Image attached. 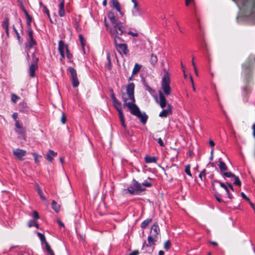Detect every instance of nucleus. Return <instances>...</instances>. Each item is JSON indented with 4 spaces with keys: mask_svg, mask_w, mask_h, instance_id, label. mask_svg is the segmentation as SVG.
<instances>
[{
    "mask_svg": "<svg viewBox=\"0 0 255 255\" xmlns=\"http://www.w3.org/2000/svg\"><path fill=\"white\" fill-rule=\"evenodd\" d=\"M134 89V85L133 83H131L127 86V94L124 92L122 93V98L124 102L123 106L124 108L128 107L131 114L136 116L140 120L141 123L144 125L147 122L148 116L145 112L141 113L139 108L135 104Z\"/></svg>",
    "mask_w": 255,
    "mask_h": 255,
    "instance_id": "obj_1",
    "label": "nucleus"
},
{
    "mask_svg": "<svg viewBox=\"0 0 255 255\" xmlns=\"http://www.w3.org/2000/svg\"><path fill=\"white\" fill-rule=\"evenodd\" d=\"M108 17L110 20L111 24L105 23V25L110 35L112 34L113 32L123 34L125 32L124 23L118 20L114 12L110 11L108 14Z\"/></svg>",
    "mask_w": 255,
    "mask_h": 255,
    "instance_id": "obj_2",
    "label": "nucleus"
},
{
    "mask_svg": "<svg viewBox=\"0 0 255 255\" xmlns=\"http://www.w3.org/2000/svg\"><path fill=\"white\" fill-rule=\"evenodd\" d=\"M123 34H120V32L116 33L113 32L112 34L110 35L114 40V44L118 52L121 55H127L129 52L128 45L126 43H122L124 40L120 36Z\"/></svg>",
    "mask_w": 255,
    "mask_h": 255,
    "instance_id": "obj_3",
    "label": "nucleus"
},
{
    "mask_svg": "<svg viewBox=\"0 0 255 255\" xmlns=\"http://www.w3.org/2000/svg\"><path fill=\"white\" fill-rule=\"evenodd\" d=\"M157 240L158 239L156 238L149 236L147 238L148 244H146L145 241L143 244L141 249L143 252L144 253H151L154 250V247L152 246L155 245Z\"/></svg>",
    "mask_w": 255,
    "mask_h": 255,
    "instance_id": "obj_4",
    "label": "nucleus"
},
{
    "mask_svg": "<svg viewBox=\"0 0 255 255\" xmlns=\"http://www.w3.org/2000/svg\"><path fill=\"white\" fill-rule=\"evenodd\" d=\"M170 83V77L168 74L167 73L162 77L161 81V88L165 95L167 96L169 95L171 93Z\"/></svg>",
    "mask_w": 255,
    "mask_h": 255,
    "instance_id": "obj_5",
    "label": "nucleus"
},
{
    "mask_svg": "<svg viewBox=\"0 0 255 255\" xmlns=\"http://www.w3.org/2000/svg\"><path fill=\"white\" fill-rule=\"evenodd\" d=\"M37 235L39 237L41 242L45 244V251L46 252L47 255H54L53 251L52 250L50 245L46 242L44 235L40 233H37Z\"/></svg>",
    "mask_w": 255,
    "mask_h": 255,
    "instance_id": "obj_6",
    "label": "nucleus"
},
{
    "mask_svg": "<svg viewBox=\"0 0 255 255\" xmlns=\"http://www.w3.org/2000/svg\"><path fill=\"white\" fill-rule=\"evenodd\" d=\"M68 70L71 76V80L73 87L74 88L78 87L79 84V82L77 78L76 71L74 68L71 67H69Z\"/></svg>",
    "mask_w": 255,
    "mask_h": 255,
    "instance_id": "obj_7",
    "label": "nucleus"
},
{
    "mask_svg": "<svg viewBox=\"0 0 255 255\" xmlns=\"http://www.w3.org/2000/svg\"><path fill=\"white\" fill-rule=\"evenodd\" d=\"M28 38L27 39V43L26 44V47L29 49L32 48L34 45L36 44V41L34 39L33 37V31L31 28L28 29Z\"/></svg>",
    "mask_w": 255,
    "mask_h": 255,
    "instance_id": "obj_8",
    "label": "nucleus"
},
{
    "mask_svg": "<svg viewBox=\"0 0 255 255\" xmlns=\"http://www.w3.org/2000/svg\"><path fill=\"white\" fill-rule=\"evenodd\" d=\"M159 235H160L159 228L157 224H154L151 227L149 236L153 237V238H156V239H158Z\"/></svg>",
    "mask_w": 255,
    "mask_h": 255,
    "instance_id": "obj_9",
    "label": "nucleus"
},
{
    "mask_svg": "<svg viewBox=\"0 0 255 255\" xmlns=\"http://www.w3.org/2000/svg\"><path fill=\"white\" fill-rule=\"evenodd\" d=\"M68 50L67 45L65 44L64 41L60 40L58 43V50L62 58L65 57L64 51H68Z\"/></svg>",
    "mask_w": 255,
    "mask_h": 255,
    "instance_id": "obj_10",
    "label": "nucleus"
},
{
    "mask_svg": "<svg viewBox=\"0 0 255 255\" xmlns=\"http://www.w3.org/2000/svg\"><path fill=\"white\" fill-rule=\"evenodd\" d=\"M38 61V58H36L33 63H31L29 68V75L31 77H34L35 76V72L38 68L37 62Z\"/></svg>",
    "mask_w": 255,
    "mask_h": 255,
    "instance_id": "obj_11",
    "label": "nucleus"
},
{
    "mask_svg": "<svg viewBox=\"0 0 255 255\" xmlns=\"http://www.w3.org/2000/svg\"><path fill=\"white\" fill-rule=\"evenodd\" d=\"M131 14L133 17H143V13L141 7L139 8H132L131 10Z\"/></svg>",
    "mask_w": 255,
    "mask_h": 255,
    "instance_id": "obj_12",
    "label": "nucleus"
},
{
    "mask_svg": "<svg viewBox=\"0 0 255 255\" xmlns=\"http://www.w3.org/2000/svg\"><path fill=\"white\" fill-rule=\"evenodd\" d=\"M26 151L20 148H16L13 150V155L18 159L22 160V157L25 155Z\"/></svg>",
    "mask_w": 255,
    "mask_h": 255,
    "instance_id": "obj_13",
    "label": "nucleus"
},
{
    "mask_svg": "<svg viewBox=\"0 0 255 255\" xmlns=\"http://www.w3.org/2000/svg\"><path fill=\"white\" fill-rule=\"evenodd\" d=\"M132 185L134 187L135 190H137V192L138 194L145 190V189L142 187V184H140L134 179L132 181Z\"/></svg>",
    "mask_w": 255,
    "mask_h": 255,
    "instance_id": "obj_14",
    "label": "nucleus"
},
{
    "mask_svg": "<svg viewBox=\"0 0 255 255\" xmlns=\"http://www.w3.org/2000/svg\"><path fill=\"white\" fill-rule=\"evenodd\" d=\"M159 100L158 101L156 100V102L157 103H158L161 108H164L165 107L166 105V100L163 95V94L161 92L159 91Z\"/></svg>",
    "mask_w": 255,
    "mask_h": 255,
    "instance_id": "obj_15",
    "label": "nucleus"
},
{
    "mask_svg": "<svg viewBox=\"0 0 255 255\" xmlns=\"http://www.w3.org/2000/svg\"><path fill=\"white\" fill-rule=\"evenodd\" d=\"M64 0H60V2L58 5V14L60 17H63L65 16V10H64Z\"/></svg>",
    "mask_w": 255,
    "mask_h": 255,
    "instance_id": "obj_16",
    "label": "nucleus"
},
{
    "mask_svg": "<svg viewBox=\"0 0 255 255\" xmlns=\"http://www.w3.org/2000/svg\"><path fill=\"white\" fill-rule=\"evenodd\" d=\"M171 113V106L170 104L168 105V108L167 109L163 110L162 112L159 114V116L161 118L167 117Z\"/></svg>",
    "mask_w": 255,
    "mask_h": 255,
    "instance_id": "obj_17",
    "label": "nucleus"
},
{
    "mask_svg": "<svg viewBox=\"0 0 255 255\" xmlns=\"http://www.w3.org/2000/svg\"><path fill=\"white\" fill-rule=\"evenodd\" d=\"M218 166L220 169V172L221 174L223 172H224L225 171H227L228 170V167L226 165V164L222 161V159L221 158H219L218 159Z\"/></svg>",
    "mask_w": 255,
    "mask_h": 255,
    "instance_id": "obj_18",
    "label": "nucleus"
},
{
    "mask_svg": "<svg viewBox=\"0 0 255 255\" xmlns=\"http://www.w3.org/2000/svg\"><path fill=\"white\" fill-rule=\"evenodd\" d=\"M220 185L222 188H223L225 189V190L226 191V192L227 193L228 198L230 199H232L233 198V196L230 193L229 189L228 186L227 185V183L225 184V183H222L220 182Z\"/></svg>",
    "mask_w": 255,
    "mask_h": 255,
    "instance_id": "obj_19",
    "label": "nucleus"
},
{
    "mask_svg": "<svg viewBox=\"0 0 255 255\" xmlns=\"http://www.w3.org/2000/svg\"><path fill=\"white\" fill-rule=\"evenodd\" d=\"M57 154V153L54 152L52 150H49L48 153L46 155V159L50 162H51L53 159L54 157L56 156Z\"/></svg>",
    "mask_w": 255,
    "mask_h": 255,
    "instance_id": "obj_20",
    "label": "nucleus"
},
{
    "mask_svg": "<svg viewBox=\"0 0 255 255\" xmlns=\"http://www.w3.org/2000/svg\"><path fill=\"white\" fill-rule=\"evenodd\" d=\"M142 84L144 87L145 88V90H147L151 95H153L155 92V90L151 88H150L144 79L142 80Z\"/></svg>",
    "mask_w": 255,
    "mask_h": 255,
    "instance_id": "obj_21",
    "label": "nucleus"
},
{
    "mask_svg": "<svg viewBox=\"0 0 255 255\" xmlns=\"http://www.w3.org/2000/svg\"><path fill=\"white\" fill-rule=\"evenodd\" d=\"M113 103L115 108L118 111L119 114L123 113L122 109V103L118 100L113 102Z\"/></svg>",
    "mask_w": 255,
    "mask_h": 255,
    "instance_id": "obj_22",
    "label": "nucleus"
},
{
    "mask_svg": "<svg viewBox=\"0 0 255 255\" xmlns=\"http://www.w3.org/2000/svg\"><path fill=\"white\" fill-rule=\"evenodd\" d=\"M111 6L116 9L117 11H120V5L119 2L117 0H111Z\"/></svg>",
    "mask_w": 255,
    "mask_h": 255,
    "instance_id": "obj_23",
    "label": "nucleus"
},
{
    "mask_svg": "<svg viewBox=\"0 0 255 255\" xmlns=\"http://www.w3.org/2000/svg\"><path fill=\"white\" fill-rule=\"evenodd\" d=\"M145 162L146 163H155L156 162V158L155 156H146L145 157Z\"/></svg>",
    "mask_w": 255,
    "mask_h": 255,
    "instance_id": "obj_24",
    "label": "nucleus"
},
{
    "mask_svg": "<svg viewBox=\"0 0 255 255\" xmlns=\"http://www.w3.org/2000/svg\"><path fill=\"white\" fill-rule=\"evenodd\" d=\"M125 190H127L129 193L132 195H137L139 194L137 192V190H135L134 187H133V186H131L127 188V189H126Z\"/></svg>",
    "mask_w": 255,
    "mask_h": 255,
    "instance_id": "obj_25",
    "label": "nucleus"
},
{
    "mask_svg": "<svg viewBox=\"0 0 255 255\" xmlns=\"http://www.w3.org/2000/svg\"><path fill=\"white\" fill-rule=\"evenodd\" d=\"M52 208L57 213L60 210V205L57 204L55 201H53L52 202Z\"/></svg>",
    "mask_w": 255,
    "mask_h": 255,
    "instance_id": "obj_26",
    "label": "nucleus"
},
{
    "mask_svg": "<svg viewBox=\"0 0 255 255\" xmlns=\"http://www.w3.org/2000/svg\"><path fill=\"white\" fill-rule=\"evenodd\" d=\"M9 18H8V17H6L4 18V20L2 22V28L4 29L8 28H9Z\"/></svg>",
    "mask_w": 255,
    "mask_h": 255,
    "instance_id": "obj_27",
    "label": "nucleus"
},
{
    "mask_svg": "<svg viewBox=\"0 0 255 255\" xmlns=\"http://www.w3.org/2000/svg\"><path fill=\"white\" fill-rule=\"evenodd\" d=\"M150 63L153 65L155 66L156 63L157 62V56L154 55V54H151L150 56Z\"/></svg>",
    "mask_w": 255,
    "mask_h": 255,
    "instance_id": "obj_28",
    "label": "nucleus"
},
{
    "mask_svg": "<svg viewBox=\"0 0 255 255\" xmlns=\"http://www.w3.org/2000/svg\"><path fill=\"white\" fill-rule=\"evenodd\" d=\"M141 66L137 63L134 65V68L132 70V75L137 73L140 70Z\"/></svg>",
    "mask_w": 255,
    "mask_h": 255,
    "instance_id": "obj_29",
    "label": "nucleus"
},
{
    "mask_svg": "<svg viewBox=\"0 0 255 255\" xmlns=\"http://www.w3.org/2000/svg\"><path fill=\"white\" fill-rule=\"evenodd\" d=\"M119 114L120 121L123 128H126L127 126L125 122V118L123 113H120Z\"/></svg>",
    "mask_w": 255,
    "mask_h": 255,
    "instance_id": "obj_30",
    "label": "nucleus"
},
{
    "mask_svg": "<svg viewBox=\"0 0 255 255\" xmlns=\"http://www.w3.org/2000/svg\"><path fill=\"white\" fill-rule=\"evenodd\" d=\"M152 222L151 219H147L143 221L141 224V228H145L147 226Z\"/></svg>",
    "mask_w": 255,
    "mask_h": 255,
    "instance_id": "obj_31",
    "label": "nucleus"
},
{
    "mask_svg": "<svg viewBox=\"0 0 255 255\" xmlns=\"http://www.w3.org/2000/svg\"><path fill=\"white\" fill-rule=\"evenodd\" d=\"M206 169H203L199 174V177L200 178L201 180L202 181H205L206 179Z\"/></svg>",
    "mask_w": 255,
    "mask_h": 255,
    "instance_id": "obj_32",
    "label": "nucleus"
},
{
    "mask_svg": "<svg viewBox=\"0 0 255 255\" xmlns=\"http://www.w3.org/2000/svg\"><path fill=\"white\" fill-rule=\"evenodd\" d=\"M28 226L29 227H31L33 226L35 227L36 228H38V224L36 222V220H30L28 223Z\"/></svg>",
    "mask_w": 255,
    "mask_h": 255,
    "instance_id": "obj_33",
    "label": "nucleus"
},
{
    "mask_svg": "<svg viewBox=\"0 0 255 255\" xmlns=\"http://www.w3.org/2000/svg\"><path fill=\"white\" fill-rule=\"evenodd\" d=\"M222 175L223 177H228V178H233L235 176V174H234L233 173L231 172H223L222 174Z\"/></svg>",
    "mask_w": 255,
    "mask_h": 255,
    "instance_id": "obj_34",
    "label": "nucleus"
},
{
    "mask_svg": "<svg viewBox=\"0 0 255 255\" xmlns=\"http://www.w3.org/2000/svg\"><path fill=\"white\" fill-rule=\"evenodd\" d=\"M32 154L34 157L35 162L36 163H38L39 162V158L41 157V156L38 155L36 152H33Z\"/></svg>",
    "mask_w": 255,
    "mask_h": 255,
    "instance_id": "obj_35",
    "label": "nucleus"
},
{
    "mask_svg": "<svg viewBox=\"0 0 255 255\" xmlns=\"http://www.w3.org/2000/svg\"><path fill=\"white\" fill-rule=\"evenodd\" d=\"M36 189H37V192H38L40 198L42 200H43V201H46V198L43 196L41 190H40V188L38 186H37Z\"/></svg>",
    "mask_w": 255,
    "mask_h": 255,
    "instance_id": "obj_36",
    "label": "nucleus"
},
{
    "mask_svg": "<svg viewBox=\"0 0 255 255\" xmlns=\"http://www.w3.org/2000/svg\"><path fill=\"white\" fill-rule=\"evenodd\" d=\"M233 178H234V184L239 186H241V182L240 181L239 177L235 175Z\"/></svg>",
    "mask_w": 255,
    "mask_h": 255,
    "instance_id": "obj_37",
    "label": "nucleus"
},
{
    "mask_svg": "<svg viewBox=\"0 0 255 255\" xmlns=\"http://www.w3.org/2000/svg\"><path fill=\"white\" fill-rule=\"evenodd\" d=\"M185 172L189 176H190V177L192 176V174L190 172V164H188L185 166Z\"/></svg>",
    "mask_w": 255,
    "mask_h": 255,
    "instance_id": "obj_38",
    "label": "nucleus"
},
{
    "mask_svg": "<svg viewBox=\"0 0 255 255\" xmlns=\"http://www.w3.org/2000/svg\"><path fill=\"white\" fill-rule=\"evenodd\" d=\"M26 17V23L28 27H30L31 22L32 20V17L30 15H27Z\"/></svg>",
    "mask_w": 255,
    "mask_h": 255,
    "instance_id": "obj_39",
    "label": "nucleus"
},
{
    "mask_svg": "<svg viewBox=\"0 0 255 255\" xmlns=\"http://www.w3.org/2000/svg\"><path fill=\"white\" fill-rule=\"evenodd\" d=\"M13 29L16 35L17 40H18L19 42L21 43V42L20 41V36L14 25H13Z\"/></svg>",
    "mask_w": 255,
    "mask_h": 255,
    "instance_id": "obj_40",
    "label": "nucleus"
},
{
    "mask_svg": "<svg viewBox=\"0 0 255 255\" xmlns=\"http://www.w3.org/2000/svg\"><path fill=\"white\" fill-rule=\"evenodd\" d=\"M219 183L220 184V181H219V180H215L212 182V189L214 190L215 193L217 192L216 191V188H215V183Z\"/></svg>",
    "mask_w": 255,
    "mask_h": 255,
    "instance_id": "obj_41",
    "label": "nucleus"
},
{
    "mask_svg": "<svg viewBox=\"0 0 255 255\" xmlns=\"http://www.w3.org/2000/svg\"><path fill=\"white\" fill-rule=\"evenodd\" d=\"M133 4V6L132 8H139L140 7L139 3L138 2L137 0H131Z\"/></svg>",
    "mask_w": 255,
    "mask_h": 255,
    "instance_id": "obj_42",
    "label": "nucleus"
},
{
    "mask_svg": "<svg viewBox=\"0 0 255 255\" xmlns=\"http://www.w3.org/2000/svg\"><path fill=\"white\" fill-rule=\"evenodd\" d=\"M43 12L45 13H46V14L47 15L48 17L51 20V18H50V13H49V11L48 9V8L46 7V6H45V5L43 6Z\"/></svg>",
    "mask_w": 255,
    "mask_h": 255,
    "instance_id": "obj_43",
    "label": "nucleus"
},
{
    "mask_svg": "<svg viewBox=\"0 0 255 255\" xmlns=\"http://www.w3.org/2000/svg\"><path fill=\"white\" fill-rule=\"evenodd\" d=\"M142 187L145 186L147 187H150L152 186V184L150 182H148L147 180L144 181L142 183Z\"/></svg>",
    "mask_w": 255,
    "mask_h": 255,
    "instance_id": "obj_44",
    "label": "nucleus"
},
{
    "mask_svg": "<svg viewBox=\"0 0 255 255\" xmlns=\"http://www.w3.org/2000/svg\"><path fill=\"white\" fill-rule=\"evenodd\" d=\"M110 91V92L111 93V97L112 102H114V101L117 100L118 99L116 98V96H115V95L114 94L113 90L111 89Z\"/></svg>",
    "mask_w": 255,
    "mask_h": 255,
    "instance_id": "obj_45",
    "label": "nucleus"
},
{
    "mask_svg": "<svg viewBox=\"0 0 255 255\" xmlns=\"http://www.w3.org/2000/svg\"><path fill=\"white\" fill-rule=\"evenodd\" d=\"M170 241H167L164 245V248L165 250H168L170 247Z\"/></svg>",
    "mask_w": 255,
    "mask_h": 255,
    "instance_id": "obj_46",
    "label": "nucleus"
},
{
    "mask_svg": "<svg viewBox=\"0 0 255 255\" xmlns=\"http://www.w3.org/2000/svg\"><path fill=\"white\" fill-rule=\"evenodd\" d=\"M33 220H36L39 218L38 213L37 211H34L33 213Z\"/></svg>",
    "mask_w": 255,
    "mask_h": 255,
    "instance_id": "obj_47",
    "label": "nucleus"
},
{
    "mask_svg": "<svg viewBox=\"0 0 255 255\" xmlns=\"http://www.w3.org/2000/svg\"><path fill=\"white\" fill-rule=\"evenodd\" d=\"M16 132L19 135L21 136H23L24 135V130L21 128V129H19L18 130H16Z\"/></svg>",
    "mask_w": 255,
    "mask_h": 255,
    "instance_id": "obj_48",
    "label": "nucleus"
},
{
    "mask_svg": "<svg viewBox=\"0 0 255 255\" xmlns=\"http://www.w3.org/2000/svg\"><path fill=\"white\" fill-rule=\"evenodd\" d=\"M19 99V97L15 94H12L11 96V100L14 103H16L17 100Z\"/></svg>",
    "mask_w": 255,
    "mask_h": 255,
    "instance_id": "obj_49",
    "label": "nucleus"
},
{
    "mask_svg": "<svg viewBox=\"0 0 255 255\" xmlns=\"http://www.w3.org/2000/svg\"><path fill=\"white\" fill-rule=\"evenodd\" d=\"M66 117L64 113H62V117L61 119V122H62V124H65L66 123Z\"/></svg>",
    "mask_w": 255,
    "mask_h": 255,
    "instance_id": "obj_50",
    "label": "nucleus"
},
{
    "mask_svg": "<svg viewBox=\"0 0 255 255\" xmlns=\"http://www.w3.org/2000/svg\"><path fill=\"white\" fill-rule=\"evenodd\" d=\"M127 33L128 35H130L133 37H137L138 35V34L137 32H133L131 31H128Z\"/></svg>",
    "mask_w": 255,
    "mask_h": 255,
    "instance_id": "obj_51",
    "label": "nucleus"
},
{
    "mask_svg": "<svg viewBox=\"0 0 255 255\" xmlns=\"http://www.w3.org/2000/svg\"><path fill=\"white\" fill-rule=\"evenodd\" d=\"M194 57H192V65L194 67V70H195V74L197 76L198 75L197 70L196 67L195 66V63L194 62Z\"/></svg>",
    "mask_w": 255,
    "mask_h": 255,
    "instance_id": "obj_52",
    "label": "nucleus"
},
{
    "mask_svg": "<svg viewBox=\"0 0 255 255\" xmlns=\"http://www.w3.org/2000/svg\"><path fill=\"white\" fill-rule=\"evenodd\" d=\"M215 196L216 200L219 202L221 203V202H223V200L221 198H220V197L218 196L217 192L215 193Z\"/></svg>",
    "mask_w": 255,
    "mask_h": 255,
    "instance_id": "obj_53",
    "label": "nucleus"
},
{
    "mask_svg": "<svg viewBox=\"0 0 255 255\" xmlns=\"http://www.w3.org/2000/svg\"><path fill=\"white\" fill-rule=\"evenodd\" d=\"M79 39L81 42V45L84 46V37L83 36H82V34H79Z\"/></svg>",
    "mask_w": 255,
    "mask_h": 255,
    "instance_id": "obj_54",
    "label": "nucleus"
},
{
    "mask_svg": "<svg viewBox=\"0 0 255 255\" xmlns=\"http://www.w3.org/2000/svg\"><path fill=\"white\" fill-rule=\"evenodd\" d=\"M157 142L158 143V144L161 146H164V144L163 143V140H162V139L161 138H159L158 139H157Z\"/></svg>",
    "mask_w": 255,
    "mask_h": 255,
    "instance_id": "obj_55",
    "label": "nucleus"
},
{
    "mask_svg": "<svg viewBox=\"0 0 255 255\" xmlns=\"http://www.w3.org/2000/svg\"><path fill=\"white\" fill-rule=\"evenodd\" d=\"M66 57L67 58L70 60L72 58V54H71L69 51V50H68V51H66Z\"/></svg>",
    "mask_w": 255,
    "mask_h": 255,
    "instance_id": "obj_56",
    "label": "nucleus"
},
{
    "mask_svg": "<svg viewBox=\"0 0 255 255\" xmlns=\"http://www.w3.org/2000/svg\"><path fill=\"white\" fill-rule=\"evenodd\" d=\"M242 197L248 201H250V199L246 195L244 192L241 193Z\"/></svg>",
    "mask_w": 255,
    "mask_h": 255,
    "instance_id": "obj_57",
    "label": "nucleus"
},
{
    "mask_svg": "<svg viewBox=\"0 0 255 255\" xmlns=\"http://www.w3.org/2000/svg\"><path fill=\"white\" fill-rule=\"evenodd\" d=\"M15 127L16 128L18 129H21L22 128V126L19 124L18 122L17 121H15Z\"/></svg>",
    "mask_w": 255,
    "mask_h": 255,
    "instance_id": "obj_58",
    "label": "nucleus"
},
{
    "mask_svg": "<svg viewBox=\"0 0 255 255\" xmlns=\"http://www.w3.org/2000/svg\"><path fill=\"white\" fill-rule=\"evenodd\" d=\"M139 252L137 250H135L131 252L129 255H138Z\"/></svg>",
    "mask_w": 255,
    "mask_h": 255,
    "instance_id": "obj_59",
    "label": "nucleus"
},
{
    "mask_svg": "<svg viewBox=\"0 0 255 255\" xmlns=\"http://www.w3.org/2000/svg\"><path fill=\"white\" fill-rule=\"evenodd\" d=\"M193 2L194 0H185V4L186 6H188L190 3Z\"/></svg>",
    "mask_w": 255,
    "mask_h": 255,
    "instance_id": "obj_60",
    "label": "nucleus"
},
{
    "mask_svg": "<svg viewBox=\"0 0 255 255\" xmlns=\"http://www.w3.org/2000/svg\"><path fill=\"white\" fill-rule=\"evenodd\" d=\"M12 117L13 118V119L16 121H17L16 119H17V114L16 113H14L12 114Z\"/></svg>",
    "mask_w": 255,
    "mask_h": 255,
    "instance_id": "obj_61",
    "label": "nucleus"
},
{
    "mask_svg": "<svg viewBox=\"0 0 255 255\" xmlns=\"http://www.w3.org/2000/svg\"><path fill=\"white\" fill-rule=\"evenodd\" d=\"M252 128L253 130V136L255 138V124L253 125Z\"/></svg>",
    "mask_w": 255,
    "mask_h": 255,
    "instance_id": "obj_62",
    "label": "nucleus"
},
{
    "mask_svg": "<svg viewBox=\"0 0 255 255\" xmlns=\"http://www.w3.org/2000/svg\"><path fill=\"white\" fill-rule=\"evenodd\" d=\"M227 185L228 186L229 189H231L232 191H234V188L232 184L227 183Z\"/></svg>",
    "mask_w": 255,
    "mask_h": 255,
    "instance_id": "obj_63",
    "label": "nucleus"
},
{
    "mask_svg": "<svg viewBox=\"0 0 255 255\" xmlns=\"http://www.w3.org/2000/svg\"><path fill=\"white\" fill-rule=\"evenodd\" d=\"M209 144L211 146H214L215 145V143L212 140H209Z\"/></svg>",
    "mask_w": 255,
    "mask_h": 255,
    "instance_id": "obj_64",
    "label": "nucleus"
}]
</instances>
